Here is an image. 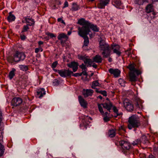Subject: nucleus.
<instances>
[{"instance_id": "nucleus-1", "label": "nucleus", "mask_w": 158, "mask_h": 158, "mask_svg": "<svg viewBox=\"0 0 158 158\" xmlns=\"http://www.w3.org/2000/svg\"><path fill=\"white\" fill-rule=\"evenodd\" d=\"M99 44L101 50L103 51L102 54L103 57L107 58L109 57L110 56L111 51L109 45L102 39H101Z\"/></svg>"}, {"instance_id": "nucleus-2", "label": "nucleus", "mask_w": 158, "mask_h": 158, "mask_svg": "<svg viewBox=\"0 0 158 158\" xmlns=\"http://www.w3.org/2000/svg\"><path fill=\"white\" fill-rule=\"evenodd\" d=\"M129 124L128 127L129 129L131 130L133 128L138 127L140 123L138 117L135 115H133L129 117L128 120Z\"/></svg>"}, {"instance_id": "nucleus-3", "label": "nucleus", "mask_w": 158, "mask_h": 158, "mask_svg": "<svg viewBox=\"0 0 158 158\" xmlns=\"http://www.w3.org/2000/svg\"><path fill=\"white\" fill-rule=\"evenodd\" d=\"M89 22L85 20L83 18H81L79 19L77 23L82 26L81 27H78V33H81L83 32H86L89 31V29L87 27Z\"/></svg>"}, {"instance_id": "nucleus-4", "label": "nucleus", "mask_w": 158, "mask_h": 158, "mask_svg": "<svg viewBox=\"0 0 158 158\" xmlns=\"http://www.w3.org/2000/svg\"><path fill=\"white\" fill-rule=\"evenodd\" d=\"M119 143L122 148V152L125 155H127L131 148L129 142L124 140H121L119 141Z\"/></svg>"}, {"instance_id": "nucleus-5", "label": "nucleus", "mask_w": 158, "mask_h": 158, "mask_svg": "<svg viewBox=\"0 0 158 158\" xmlns=\"http://www.w3.org/2000/svg\"><path fill=\"white\" fill-rule=\"evenodd\" d=\"M25 57L26 55L24 53L17 51L14 54L13 60L14 61L18 63L24 60Z\"/></svg>"}, {"instance_id": "nucleus-6", "label": "nucleus", "mask_w": 158, "mask_h": 158, "mask_svg": "<svg viewBox=\"0 0 158 158\" xmlns=\"http://www.w3.org/2000/svg\"><path fill=\"white\" fill-rule=\"evenodd\" d=\"M59 71V74L60 75L63 77H71V75L73 73L72 71L69 70H66L65 69H61Z\"/></svg>"}, {"instance_id": "nucleus-7", "label": "nucleus", "mask_w": 158, "mask_h": 158, "mask_svg": "<svg viewBox=\"0 0 158 158\" xmlns=\"http://www.w3.org/2000/svg\"><path fill=\"white\" fill-rule=\"evenodd\" d=\"M88 31L86 32H83L81 33H78V35L81 37L83 38L84 39V46H87L89 43V39L87 35L89 34L88 33Z\"/></svg>"}, {"instance_id": "nucleus-8", "label": "nucleus", "mask_w": 158, "mask_h": 158, "mask_svg": "<svg viewBox=\"0 0 158 158\" xmlns=\"http://www.w3.org/2000/svg\"><path fill=\"white\" fill-rule=\"evenodd\" d=\"M78 58L81 60L84 61L85 64H87V66H91V64H92V60L90 59L86 58L85 57L81 55H78Z\"/></svg>"}, {"instance_id": "nucleus-9", "label": "nucleus", "mask_w": 158, "mask_h": 158, "mask_svg": "<svg viewBox=\"0 0 158 158\" xmlns=\"http://www.w3.org/2000/svg\"><path fill=\"white\" fill-rule=\"evenodd\" d=\"M87 27L89 30V31H88V33L89 34V32H90V28H91L94 31L98 32L99 31V28L96 25L92 24L90 22H89Z\"/></svg>"}, {"instance_id": "nucleus-10", "label": "nucleus", "mask_w": 158, "mask_h": 158, "mask_svg": "<svg viewBox=\"0 0 158 158\" xmlns=\"http://www.w3.org/2000/svg\"><path fill=\"white\" fill-rule=\"evenodd\" d=\"M22 102V99L19 98H15L12 100L11 104L12 106H16L19 105Z\"/></svg>"}, {"instance_id": "nucleus-11", "label": "nucleus", "mask_w": 158, "mask_h": 158, "mask_svg": "<svg viewBox=\"0 0 158 158\" xmlns=\"http://www.w3.org/2000/svg\"><path fill=\"white\" fill-rule=\"evenodd\" d=\"M110 0H100L99 3L98 4V7L99 9L104 8L109 3Z\"/></svg>"}, {"instance_id": "nucleus-12", "label": "nucleus", "mask_w": 158, "mask_h": 158, "mask_svg": "<svg viewBox=\"0 0 158 158\" xmlns=\"http://www.w3.org/2000/svg\"><path fill=\"white\" fill-rule=\"evenodd\" d=\"M124 106L127 110L129 111H131L133 110V105L130 102L125 101L124 102Z\"/></svg>"}, {"instance_id": "nucleus-13", "label": "nucleus", "mask_w": 158, "mask_h": 158, "mask_svg": "<svg viewBox=\"0 0 158 158\" xmlns=\"http://www.w3.org/2000/svg\"><path fill=\"white\" fill-rule=\"evenodd\" d=\"M94 93V91L91 89H84L82 94L85 98L91 96Z\"/></svg>"}, {"instance_id": "nucleus-14", "label": "nucleus", "mask_w": 158, "mask_h": 158, "mask_svg": "<svg viewBox=\"0 0 158 158\" xmlns=\"http://www.w3.org/2000/svg\"><path fill=\"white\" fill-rule=\"evenodd\" d=\"M67 65L69 67L72 68L74 72H76L77 69L78 64L76 62H71L70 63L68 64Z\"/></svg>"}, {"instance_id": "nucleus-15", "label": "nucleus", "mask_w": 158, "mask_h": 158, "mask_svg": "<svg viewBox=\"0 0 158 158\" xmlns=\"http://www.w3.org/2000/svg\"><path fill=\"white\" fill-rule=\"evenodd\" d=\"M127 67L131 71V72H135V73L137 75L140 74V73L139 71L135 68L134 64H130Z\"/></svg>"}, {"instance_id": "nucleus-16", "label": "nucleus", "mask_w": 158, "mask_h": 158, "mask_svg": "<svg viewBox=\"0 0 158 158\" xmlns=\"http://www.w3.org/2000/svg\"><path fill=\"white\" fill-rule=\"evenodd\" d=\"M109 71L110 73L114 75L115 77H118L120 73V71L117 69H113L111 68L109 70Z\"/></svg>"}, {"instance_id": "nucleus-17", "label": "nucleus", "mask_w": 158, "mask_h": 158, "mask_svg": "<svg viewBox=\"0 0 158 158\" xmlns=\"http://www.w3.org/2000/svg\"><path fill=\"white\" fill-rule=\"evenodd\" d=\"M57 39L61 41V43L62 42L63 39L67 40L68 39V37L64 33H61L59 34L57 36Z\"/></svg>"}, {"instance_id": "nucleus-18", "label": "nucleus", "mask_w": 158, "mask_h": 158, "mask_svg": "<svg viewBox=\"0 0 158 158\" xmlns=\"http://www.w3.org/2000/svg\"><path fill=\"white\" fill-rule=\"evenodd\" d=\"M78 98L79 103L81 106L84 108H86L87 105V102L82 98L81 96H79Z\"/></svg>"}, {"instance_id": "nucleus-19", "label": "nucleus", "mask_w": 158, "mask_h": 158, "mask_svg": "<svg viewBox=\"0 0 158 158\" xmlns=\"http://www.w3.org/2000/svg\"><path fill=\"white\" fill-rule=\"evenodd\" d=\"M25 20L26 23H28L27 24L30 26H32L35 23L34 20L31 17H30L29 16L25 17Z\"/></svg>"}, {"instance_id": "nucleus-20", "label": "nucleus", "mask_w": 158, "mask_h": 158, "mask_svg": "<svg viewBox=\"0 0 158 158\" xmlns=\"http://www.w3.org/2000/svg\"><path fill=\"white\" fill-rule=\"evenodd\" d=\"M100 105H102L103 108L106 109L110 112V110L113 107L112 104L110 102L105 103Z\"/></svg>"}, {"instance_id": "nucleus-21", "label": "nucleus", "mask_w": 158, "mask_h": 158, "mask_svg": "<svg viewBox=\"0 0 158 158\" xmlns=\"http://www.w3.org/2000/svg\"><path fill=\"white\" fill-rule=\"evenodd\" d=\"M137 76L135 72H131L130 73V80L132 81H135L137 80Z\"/></svg>"}, {"instance_id": "nucleus-22", "label": "nucleus", "mask_w": 158, "mask_h": 158, "mask_svg": "<svg viewBox=\"0 0 158 158\" xmlns=\"http://www.w3.org/2000/svg\"><path fill=\"white\" fill-rule=\"evenodd\" d=\"M37 95L39 98H41L46 94L44 88L39 89L37 92Z\"/></svg>"}, {"instance_id": "nucleus-23", "label": "nucleus", "mask_w": 158, "mask_h": 158, "mask_svg": "<svg viewBox=\"0 0 158 158\" xmlns=\"http://www.w3.org/2000/svg\"><path fill=\"white\" fill-rule=\"evenodd\" d=\"M98 107L99 111L103 116H108L109 115V113L108 112H106L105 113H104L102 107L100 104H98Z\"/></svg>"}, {"instance_id": "nucleus-24", "label": "nucleus", "mask_w": 158, "mask_h": 158, "mask_svg": "<svg viewBox=\"0 0 158 158\" xmlns=\"http://www.w3.org/2000/svg\"><path fill=\"white\" fill-rule=\"evenodd\" d=\"M93 61H92V63L93 62H95L97 63H101L102 62V59L101 57V56L98 55H96L93 59Z\"/></svg>"}, {"instance_id": "nucleus-25", "label": "nucleus", "mask_w": 158, "mask_h": 158, "mask_svg": "<svg viewBox=\"0 0 158 158\" xmlns=\"http://www.w3.org/2000/svg\"><path fill=\"white\" fill-rule=\"evenodd\" d=\"M141 142L144 144L148 145L149 144L148 138L145 135H143L141 138Z\"/></svg>"}, {"instance_id": "nucleus-26", "label": "nucleus", "mask_w": 158, "mask_h": 158, "mask_svg": "<svg viewBox=\"0 0 158 158\" xmlns=\"http://www.w3.org/2000/svg\"><path fill=\"white\" fill-rule=\"evenodd\" d=\"M146 10L147 13H149L153 10V8L152 4H148L146 7Z\"/></svg>"}, {"instance_id": "nucleus-27", "label": "nucleus", "mask_w": 158, "mask_h": 158, "mask_svg": "<svg viewBox=\"0 0 158 158\" xmlns=\"http://www.w3.org/2000/svg\"><path fill=\"white\" fill-rule=\"evenodd\" d=\"M9 16L7 17V20L9 22L14 21L15 19V17L14 15L12 14L11 12H10L9 13Z\"/></svg>"}, {"instance_id": "nucleus-28", "label": "nucleus", "mask_w": 158, "mask_h": 158, "mask_svg": "<svg viewBox=\"0 0 158 158\" xmlns=\"http://www.w3.org/2000/svg\"><path fill=\"white\" fill-rule=\"evenodd\" d=\"M80 9V6L76 3H72V8L71 10L73 11H76Z\"/></svg>"}, {"instance_id": "nucleus-29", "label": "nucleus", "mask_w": 158, "mask_h": 158, "mask_svg": "<svg viewBox=\"0 0 158 158\" xmlns=\"http://www.w3.org/2000/svg\"><path fill=\"white\" fill-rule=\"evenodd\" d=\"M135 106L136 109L139 110H142L143 109V106L142 102L140 100L138 101L135 103Z\"/></svg>"}, {"instance_id": "nucleus-30", "label": "nucleus", "mask_w": 158, "mask_h": 158, "mask_svg": "<svg viewBox=\"0 0 158 158\" xmlns=\"http://www.w3.org/2000/svg\"><path fill=\"white\" fill-rule=\"evenodd\" d=\"M112 4L118 8L121 5V2L120 0H113Z\"/></svg>"}, {"instance_id": "nucleus-31", "label": "nucleus", "mask_w": 158, "mask_h": 158, "mask_svg": "<svg viewBox=\"0 0 158 158\" xmlns=\"http://www.w3.org/2000/svg\"><path fill=\"white\" fill-rule=\"evenodd\" d=\"M108 134L109 136L110 137H113L115 135V130L113 129L110 130L108 131Z\"/></svg>"}, {"instance_id": "nucleus-32", "label": "nucleus", "mask_w": 158, "mask_h": 158, "mask_svg": "<svg viewBox=\"0 0 158 158\" xmlns=\"http://www.w3.org/2000/svg\"><path fill=\"white\" fill-rule=\"evenodd\" d=\"M113 111L114 113L116 114V115H114V117L115 118L117 117L118 116H120L122 114V112H119L117 108L115 106H114L113 108Z\"/></svg>"}, {"instance_id": "nucleus-33", "label": "nucleus", "mask_w": 158, "mask_h": 158, "mask_svg": "<svg viewBox=\"0 0 158 158\" xmlns=\"http://www.w3.org/2000/svg\"><path fill=\"white\" fill-rule=\"evenodd\" d=\"M19 67L21 70L23 71H26L28 69V66L25 65H19Z\"/></svg>"}, {"instance_id": "nucleus-34", "label": "nucleus", "mask_w": 158, "mask_h": 158, "mask_svg": "<svg viewBox=\"0 0 158 158\" xmlns=\"http://www.w3.org/2000/svg\"><path fill=\"white\" fill-rule=\"evenodd\" d=\"M16 70L15 69L13 68L12 70L9 73L8 77L10 79H11L15 75V72Z\"/></svg>"}, {"instance_id": "nucleus-35", "label": "nucleus", "mask_w": 158, "mask_h": 158, "mask_svg": "<svg viewBox=\"0 0 158 158\" xmlns=\"http://www.w3.org/2000/svg\"><path fill=\"white\" fill-rule=\"evenodd\" d=\"M100 84H99V82L97 81H94L93 82L92 84L91 85L92 88L93 89H95V86H100Z\"/></svg>"}, {"instance_id": "nucleus-36", "label": "nucleus", "mask_w": 158, "mask_h": 158, "mask_svg": "<svg viewBox=\"0 0 158 158\" xmlns=\"http://www.w3.org/2000/svg\"><path fill=\"white\" fill-rule=\"evenodd\" d=\"M4 150L5 149L4 146L0 143V157L3 155Z\"/></svg>"}, {"instance_id": "nucleus-37", "label": "nucleus", "mask_w": 158, "mask_h": 158, "mask_svg": "<svg viewBox=\"0 0 158 158\" xmlns=\"http://www.w3.org/2000/svg\"><path fill=\"white\" fill-rule=\"evenodd\" d=\"M118 83L122 86H125L126 81H124L123 79L120 78L118 80Z\"/></svg>"}, {"instance_id": "nucleus-38", "label": "nucleus", "mask_w": 158, "mask_h": 158, "mask_svg": "<svg viewBox=\"0 0 158 158\" xmlns=\"http://www.w3.org/2000/svg\"><path fill=\"white\" fill-rule=\"evenodd\" d=\"M148 0H135V3L136 4L139 5H142L143 3L147 2Z\"/></svg>"}, {"instance_id": "nucleus-39", "label": "nucleus", "mask_w": 158, "mask_h": 158, "mask_svg": "<svg viewBox=\"0 0 158 158\" xmlns=\"http://www.w3.org/2000/svg\"><path fill=\"white\" fill-rule=\"evenodd\" d=\"M28 24H27L26 25H24L23 27V30L21 31V33H23L24 32L27 31V30L29 29V28L28 27Z\"/></svg>"}, {"instance_id": "nucleus-40", "label": "nucleus", "mask_w": 158, "mask_h": 158, "mask_svg": "<svg viewBox=\"0 0 158 158\" xmlns=\"http://www.w3.org/2000/svg\"><path fill=\"white\" fill-rule=\"evenodd\" d=\"M113 52L116 53L118 56H120L121 55V52H120L118 49L116 48H113Z\"/></svg>"}, {"instance_id": "nucleus-41", "label": "nucleus", "mask_w": 158, "mask_h": 158, "mask_svg": "<svg viewBox=\"0 0 158 158\" xmlns=\"http://www.w3.org/2000/svg\"><path fill=\"white\" fill-rule=\"evenodd\" d=\"M53 85L54 86H58L59 84V81L57 79L53 80L52 82Z\"/></svg>"}, {"instance_id": "nucleus-42", "label": "nucleus", "mask_w": 158, "mask_h": 158, "mask_svg": "<svg viewBox=\"0 0 158 158\" xmlns=\"http://www.w3.org/2000/svg\"><path fill=\"white\" fill-rule=\"evenodd\" d=\"M141 143V140L140 139H137L136 140H135L132 143V144L133 145L135 146Z\"/></svg>"}, {"instance_id": "nucleus-43", "label": "nucleus", "mask_w": 158, "mask_h": 158, "mask_svg": "<svg viewBox=\"0 0 158 158\" xmlns=\"http://www.w3.org/2000/svg\"><path fill=\"white\" fill-rule=\"evenodd\" d=\"M58 63L57 61H55L53 62L51 65V67L52 69L55 68L57 65Z\"/></svg>"}, {"instance_id": "nucleus-44", "label": "nucleus", "mask_w": 158, "mask_h": 158, "mask_svg": "<svg viewBox=\"0 0 158 158\" xmlns=\"http://www.w3.org/2000/svg\"><path fill=\"white\" fill-rule=\"evenodd\" d=\"M97 91V92H99V93H100L101 94L103 95L104 96H107L106 92L105 90H104V91L100 90L99 91Z\"/></svg>"}, {"instance_id": "nucleus-45", "label": "nucleus", "mask_w": 158, "mask_h": 158, "mask_svg": "<svg viewBox=\"0 0 158 158\" xmlns=\"http://www.w3.org/2000/svg\"><path fill=\"white\" fill-rule=\"evenodd\" d=\"M42 52L43 50L41 46H39V48H36L35 49V52L36 53H38L40 51Z\"/></svg>"}, {"instance_id": "nucleus-46", "label": "nucleus", "mask_w": 158, "mask_h": 158, "mask_svg": "<svg viewBox=\"0 0 158 158\" xmlns=\"http://www.w3.org/2000/svg\"><path fill=\"white\" fill-rule=\"evenodd\" d=\"M80 67L82 69V70H87L85 65L83 64L80 66Z\"/></svg>"}, {"instance_id": "nucleus-47", "label": "nucleus", "mask_w": 158, "mask_h": 158, "mask_svg": "<svg viewBox=\"0 0 158 158\" xmlns=\"http://www.w3.org/2000/svg\"><path fill=\"white\" fill-rule=\"evenodd\" d=\"M73 76L75 77L78 76H81L82 75V74L80 73H73Z\"/></svg>"}, {"instance_id": "nucleus-48", "label": "nucleus", "mask_w": 158, "mask_h": 158, "mask_svg": "<svg viewBox=\"0 0 158 158\" xmlns=\"http://www.w3.org/2000/svg\"><path fill=\"white\" fill-rule=\"evenodd\" d=\"M83 70V71L81 73V74H82V75L83 74L85 76H87V74L86 72V71L87 70Z\"/></svg>"}, {"instance_id": "nucleus-49", "label": "nucleus", "mask_w": 158, "mask_h": 158, "mask_svg": "<svg viewBox=\"0 0 158 158\" xmlns=\"http://www.w3.org/2000/svg\"><path fill=\"white\" fill-rule=\"evenodd\" d=\"M57 21L58 22H61L62 23L65 24L64 21L61 18H59L57 19Z\"/></svg>"}, {"instance_id": "nucleus-50", "label": "nucleus", "mask_w": 158, "mask_h": 158, "mask_svg": "<svg viewBox=\"0 0 158 158\" xmlns=\"http://www.w3.org/2000/svg\"><path fill=\"white\" fill-rule=\"evenodd\" d=\"M103 119L105 122H107L109 120V118L107 116H103Z\"/></svg>"}, {"instance_id": "nucleus-51", "label": "nucleus", "mask_w": 158, "mask_h": 158, "mask_svg": "<svg viewBox=\"0 0 158 158\" xmlns=\"http://www.w3.org/2000/svg\"><path fill=\"white\" fill-rule=\"evenodd\" d=\"M47 34L49 36H50L52 38L56 37V36L52 33H48Z\"/></svg>"}, {"instance_id": "nucleus-52", "label": "nucleus", "mask_w": 158, "mask_h": 158, "mask_svg": "<svg viewBox=\"0 0 158 158\" xmlns=\"http://www.w3.org/2000/svg\"><path fill=\"white\" fill-rule=\"evenodd\" d=\"M21 39L22 40H25L26 38V36L24 35H20Z\"/></svg>"}, {"instance_id": "nucleus-53", "label": "nucleus", "mask_w": 158, "mask_h": 158, "mask_svg": "<svg viewBox=\"0 0 158 158\" xmlns=\"http://www.w3.org/2000/svg\"><path fill=\"white\" fill-rule=\"evenodd\" d=\"M118 130L119 131H121L122 130L124 131H125V129L122 126H121V127H119L118 129Z\"/></svg>"}, {"instance_id": "nucleus-54", "label": "nucleus", "mask_w": 158, "mask_h": 158, "mask_svg": "<svg viewBox=\"0 0 158 158\" xmlns=\"http://www.w3.org/2000/svg\"><path fill=\"white\" fill-rule=\"evenodd\" d=\"M84 118L85 119V120H89V119H90V120H92V118L89 117L88 116H85L84 117Z\"/></svg>"}, {"instance_id": "nucleus-55", "label": "nucleus", "mask_w": 158, "mask_h": 158, "mask_svg": "<svg viewBox=\"0 0 158 158\" xmlns=\"http://www.w3.org/2000/svg\"><path fill=\"white\" fill-rule=\"evenodd\" d=\"M68 6V3L67 1H65L64 3V6L63 7V8H64L67 7Z\"/></svg>"}, {"instance_id": "nucleus-56", "label": "nucleus", "mask_w": 158, "mask_h": 158, "mask_svg": "<svg viewBox=\"0 0 158 158\" xmlns=\"http://www.w3.org/2000/svg\"><path fill=\"white\" fill-rule=\"evenodd\" d=\"M154 150L157 152H158V145H156L154 148Z\"/></svg>"}, {"instance_id": "nucleus-57", "label": "nucleus", "mask_w": 158, "mask_h": 158, "mask_svg": "<svg viewBox=\"0 0 158 158\" xmlns=\"http://www.w3.org/2000/svg\"><path fill=\"white\" fill-rule=\"evenodd\" d=\"M38 43L39 46H41V45L43 44V41H40L38 42Z\"/></svg>"}, {"instance_id": "nucleus-58", "label": "nucleus", "mask_w": 158, "mask_h": 158, "mask_svg": "<svg viewBox=\"0 0 158 158\" xmlns=\"http://www.w3.org/2000/svg\"><path fill=\"white\" fill-rule=\"evenodd\" d=\"M149 158H155V157L153 155H150L149 156Z\"/></svg>"}, {"instance_id": "nucleus-59", "label": "nucleus", "mask_w": 158, "mask_h": 158, "mask_svg": "<svg viewBox=\"0 0 158 158\" xmlns=\"http://www.w3.org/2000/svg\"><path fill=\"white\" fill-rule=\"evenodd\" d=\"M52 69L53 70V71L54 72H57L58 73H59V71H60V70H57V69H55V68Z\"/></svg>"}, {"instance_id": "nucleus-60", "label": "nucleus", "mask_w": 158, "mask_h": 158, "mask_svg": "<svg viewBox=\"0 0 158 158\" xmlns=\"http://www.w3.org/2000/svg\"><path fill=\"white\" fill-rule=\"evenodd\" d=\"M92 66L94 68H97V65L95 64L94 63L93 65H92Z\"/></svg>"}, {"instance_id": "nucleus-61", "label": "nucleus", "mask_w": 158, "mask_h": 158, "mask_svg": "<svg viewBox=\"0 0 158 158\" xmlns=\"http://www.w3.org/2000/svg\"><path fill=\"white\" fill-rule=\"evenodd\" d=\"M44 38L47 40H49V37L48 36L45 37Z\"/></svg>"}, {"instance_id": "nucleus-62", "label": "nucleus", "mask_w": 158, "mask_h": 158, "mask_svg": "<svg viewBox=\"0 0 158 158\" xmlns=\"http://www.w3.org/2000/svg\"><path fill=\"white\" fill-rule=\"evenodd\" d=\"M108 61L109 62H111L112 61V59L111 58H109Z\"/></svg>"}, {"instance_id": "nucleus-63", "label": "nucleus", "mask_w": 158, "mask_h": 158, "mask_svg": "<svg viewBox=\"0 0 158 158\" xmlns=\"http://www.w3.org/2000/svg\"><path fill=\"white\" fill-rule=\"evenodd\" d=\"M71 34V31H69L68 32V35H70Z\"/></svg>"}, {"instance_id": "nucleus-64", "label": "nucleus", "mask_w": 158, "mask_h": 158, "mask_svg": "<svg viewBox=\"0 0 158 158\" xmlns=\"http://www.w3.org/2000/svg\"><path fill=\"white\" fill-rule=\"evenodd\" d=\"M98 98H100V99H102V97L101 96V95H99V96H98Z\"/></svg>"}]
</instances>
